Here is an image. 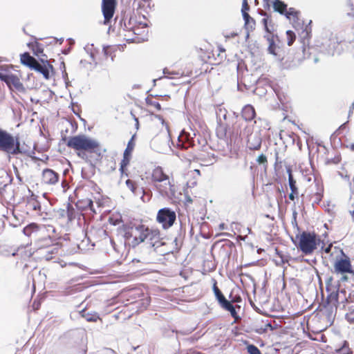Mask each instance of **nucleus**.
Wrapping results in <instances>:
<instances>
[{"label":"nucleus","instance_id":"obj_27","mask_svg":"<svg viewBox=\"0 0 354 354\" xmlns=\"http://www.w3.org/2000/svg\"><path fill=\"white\" fill-rule=\"evenodd\" d=\"M217 123H223L222 120L227 118V111L225 109L218 106L216 110Z\"/></svg>","mask_w":354,"mask_h":354},{"label":"nucleus","instance_id":"obj_49","mask_svg":"<svg viewBox=\"0 0 354 354\" xmlns=\"http://www.w3.org/2000/svg\"><path fill=\"white\" fill-rule=\"evenodd\" d=\"M268 18H263L262 19V22L265 26V28L267 32H270V30H269L268 27Z\"/></svg>","mask_w":354,"mask_h":354},{"label":"nucleus","instance_id":"obj_56","mask_svg":"<svg viewBox=\"0 0 354 354\" xmlns=\"http://www.w3.org/2000/svg\"><path fill=\"white\" fill-rule=\"evenodd\" d=\"M77 154H78V156H79L80 157H81V158H84V156H86V154H85L84 153H78Z\"/></svg>","mask_w":354,"mask_h":354},{"label":"nucleus","instance_id":"obj_58","mask_svg":"<svg viewBox=\"0 0 354 354\" xmlns=\"http://www.w3.org/2000/svg\"><path fill=\"white\" fill-rule=\"evenodd\" d=\"M121 313H122V311H120L118 314L115 315V317L116 319H118L119 318V315H120Z\"/></svg>","mask_w":354,"mask_h":354},{"label":"nucleus","instance_id":"obj_46","mask_svg":"<svg viewBox=\"0 0 354 354\" xmlns=\"http://www.w3.org/2000/svg\"><path fill=\"white\" fill-rule=\"evenodd\" d=\"M84 204L86 207L89 208L91 210L93 209V202L91 199H86L84 201Z\"/></svg>","mask_w":354,"mask_h":354},{"label":"nucleus","instance_id":"obj_34","mask_svg":"<svg viewBox=\"0 0 354 354\" xmlns=\"http://www.w3.org/2000/svg\"><path fill=\"white\" fill-rule=\"evenodd\" d=\"M133 136L131 138V139L128 142L127 147L124 151V156H129L131 152L132 151V150L134 147V143L133 142Z\"/></svg>","mask_w":354,"mask_h":354},{"label":"nucleus","instance_id":"obj_19","mask_svg":"<svg viewBox=\"0 0 354 354\" xmlns=\"http://www.w3.org/2000/svg\"><path fill=\"white\" fill-rule=\"evenodd\" d=\"M267 40L269 44L268 48V53L273 55L278 60L281 61L283 57L279 53L280 48L275 44L273 36H268Z\"/></svg>","mask_w":354,"mask_h":354},{"label":"nucleus","instance_id":"obj_11","mask_svg":"<svg viewBox=\"0 0 354 354\" xmlns=\"http://www.w3.org/2000/svg\"><path fill=\"white\" fill-rule=\"evenodd\" d=\"M116 0H102V12L104 16V24L108 25L115 11Z\"/></svg>","mask_w":354,"mask_h":354},{"label":"nucleus","instance_id":"obj_12","mask_svg":"<svg viewBox=\"0 0 354 354\" xmlns=\"http://www.w3.org/2000/svg\"><path fill=\"white\" fill-rule=\"evenodd\" d=\"M0 80L4 82L10 88L13 87L20 92L24 91V87L20 79L12 73H0Z\"/></svg>","mask_w":354,"mask_h":354},{"label":"nucleus","instance_id":"obj_25","mask_svg":"<svg viewBox=\"0 0 354 354\" xmlns=\"http://www.w3.org/2000/svg\"><path fill=\"white\" fill-rule=\"evenodd\" d=\"M21 62L24 65H26L30 68H32V66H33L37 62V61L33 57L30 56L28 53H25L21 55Z\"/></svg>","mask_w":354,"mask_h":354},{"label":"nucleus","instance_id":"obj_35","mask_svg":"<svg viewBox=\"0 0 354 354\" xmlns=\"http://www.w3.org/2000/svg\"><path fill=\"white\" fill-rule=\"evenodd\" d=\"M286 35H287V43L288 46H291L296 38L295 34L292 30H287L286 31Z\"/></svg>","mask_w":354,"mask_h":354},{"label":"nucleus","instance_id":"obj_20","mask_svg":"<svg viewBox=\"0 0 354 354\" xmlns=\"http://www.w3.org/2000/svg\"><path fill=\"white\" fill-rule=\"evenodd\" d=\"M287 171L288 173L289 187H290V189L291 190V193L289 194V198L291 201H294L295 197H297L298 196L299 192H298V189H297V187L296 186V181L293 178L291 170L290 169H288L287 170Z\"/></svg>","mask_w":354,"mask_h":354},{"label":"nucleus","instance_id":"obj_38","mask_svg":"<svg viewBox=\"0 0 354 354\" xmlns=\"http://www.w3.org/2000/svg\"><path fill=\"white\" fill-rule=\"evenodd\" d=\"M129 156H124L123 159L122 160V161L120 162V170L122 174H124V168L129 164Z\"/></svg>","mask_w":354,"mask_h":354},{"label":"nucleus","instance_id":"obj_36","mask_svg":"<svg viewBox=\"0 0 354 354\" xmlns=\"http://www.w3.org/2000/svg\"><path fill=\"white\" fill-rule=\"evenodd\" d=\"M257 162H258L259 165H263L265 167V168L267 167V165H268L267 158L263 153H261V155H259L257 157Z\"/></svg>","mask_w":354,"mask_h":354},{"label":"nucleus","instance_id":"obj_1","mask_svg":"<svg viewBox=\"0 0 354 354\" xmlns=\"http://www.w3.org/2000/svg\"><path fill=\"white\" fill-rule=\"evenodd\" d=\"M0 151L8 155H30V147L24 142L21 143L18 137H14L6 131L0 129Z\"/></svg>","mask_w":354,"mask_h":354},{"label":"nucleus","instance_id":"obj_8","mask_svg":"<svg viewBox=\"0 0 354 354\" xmlns=\"http://www.w3.org/2000/svg\"><path fill=\"white\" fill-rule=\"evenodd\" d=\"M170 141L169 135L158 136L153 138L151 142V147L156 152L167 153L172 151Z\"/></svg>","mask_w":354,"mask_h":354},{"label":"nucleus","instance_id":"obj_44","mask_svg":"<svg viewBox=\"0 0 354 354\" xmlns=\"http://www.w3.org/2000/svg\"><path fill=\"white\" fill-rule=\"evenodd\" d=\"M10 66L8 65H0V73H11L10 72Z\"/></svg>","mask_w":354,"mask_h":354},{"label":"nucleus","instance_id":"obj_17","mask_svg":"<svg viewBox=\"0 0 354 354\" xmlns=\"http://www.w3.org/2000/svg\"><path fill=\"white\" fill-rule=\"evenodd\" d=\"M194 140L190 136L183 131L178 138L177 147L181 149H187L194 146Z\"/></svg>","mask_w":354,"mask_h":354},{"label":"nucleus","instance_id":"obj_21","mask_svg":"<svg viewBox=\"0 0 354 354\" xmlns=\"http://www.w3.org/2000/svg\"><path fill=\"white\" fill-rule=\"evenodd\" d=\"M241 115L245 121H251L254 118L256 113L252 105L247 104L242 109Z\"/></svg>","mask_w":354,"mask_h":354},{"label":"nucleus","instance_id":"obj_16","mask_svg":"<svg viewBox=\"0 0 354 354\" xmlns=\"http://www.w3.org/2000/svg\"><path fill=\"white\" fill-rule=\"evenodd\" d=\"M145 241H148L152 247H159L160 243V232L158 230L149 229L147 227V231L145 232Z\"/></svg>","mask_w":354,"mask_h":354},{"label":"nucleus","instance_id":"obj_29","mask_svg":"<svg viewBox=\"0 0 354 354\" xmlns=\"http://www.w3.org/2000/svg\"><path fill=\"white\" fill-rule=\"evenodd\" d=\"M284 15L288 19H291L292 17L294 22L299 20V12L296 10L294 8H290L288 10H286Z\"/></svg>","mask_w":354,"mask_h":354},{"label":"nucleus","instance_id":"obj_13","mask_svg":"<svg viewBox=\"0 0 354 354\" xmlns=\"http://www.w3.org/2000/svg\"><path fill=\"white\" fill-rule=\"evenodd\" d=\"M335 272L340 274L349 273L354 275V270L352 269V266L348 257L341 259L336 261L334 265Z\"/></svg>","mask_w":354,"mask_h":354},{"label":"nucleus","instance_id":"obj_62","mask_svg":"<svg viewBox=\"0 0 354 354\" xmlns=\"http://www.w3.org/2000/svg\"><path fill=\"white\" fill-rule=\"evenodd\" d=\"M59 43H60V44H62V41H64V38H61V39H59Z\"/></svg>","mask_w":354,"mask_h":354},{"label":"nucleus","instance_id":"obj_14","mask_svg":"<svg viewBox=\"0 0 354 354\" xmlns=\"http://www.w3.org/2000/svg\"><path fill=\"white\" fill-rule=\"evenodd\" d=\"M127 187L136 196H140V199L143 202H147L150 200V194H146L142 187H138L136 184L131 180L128 179L126 180Z\"/></svg>","mask_w":354,"mask_h":354},{"label":"nucleus","instance_id":"obj_23","mask_svg":"<svg viewBox=\"0 0 354 354\" xmlns=\"http://www.w3.org/2000/svg\"><path fill=\"white\" fill-rule=\"evenodd\" d=\"M272 7L275 12L284 15L287 10V4L281 0H274L272 2Z\"/></svg>","mask_w":354,"mask_h":354},{"label":"nucleus","instance_id":"obj_63","mask_svg":"<svg viewBox=\"0 0 354 354\" xmlns=\"http://www.w3.org/2000/svg\"><path fill=\"white\" fill-rule=\"evenodd\" d=\"M16 254H17V252L16 251L12 253V256H13V257L15 256Z\"/></svg>","mask_w":354,"mask_h":354},{"label":"nucleus","instance_id":"obj_24","mask_svg":"<svg viewBox=\"0 0 354 354\" xmlns=\"http://www.w3.org/2000/svg\"><path fill=\"white\" fill-rule=\"evenodd\" d=\"M274 319L273 321L274 326H272L271 322H267L266 326L270 327L272 330L274 327H281L283 323H286V319H289L284 315L274 316Z\"/></svg>","mask_w":354,"mask_h":354},{"label":"nucleus","instance_id":"obj_32","mask_svg":"<svg viewBox=\"0 0 354 354\" xmlns=\"http://www.w3.org/2000/svg\"><path fill=\"white\" fill-rule=\"evenodd\" d=\"M316 186L317 187V191L315 193L313 197L315 198V202L318 203L322 201L323 196V187H319L318 184H316Z\"/></svg>","mask_w":354,"mask_h":354},{"label":"nucleus","instance_id":"obj_15","mask_svg":"<svg viewBox=\"0 0 354 354\" xmlns=\"http://www.w3.org/2000/svg\"><path fill=\"white\" fill-rule=\"evenodd\" d=\"M59 175L51 169H45L42 171V182L46 185H55L58 183Z\"/></svg>","mask_w":354,"mask_h":354},{"label":"nucleus","instance_id":"obj_40","mask_svg":"<svg viewBox=\"0 0 354 354\" xmlns=\"http://www.w3.org/2000/svg\"><path fill=\"white\" fill-rule=\"evenodd\" d=\"M28 205L32 207L33 210H40L41 205L40 203L37 201H30L28 203Z\"/></svg>","mask_w":354,"mask_h":354},{"label":"nucleus","instance_id":"obj_60","mask_svg":"<svg viewBox=\"0 0 354 354\" xmlns=\"http://www.w3.org/2000/svg\"><path fill=\"white\" fill-rule=\"evenodd\" d=\"M236 35H237V34H236V33H232V34H231V37H235V36H236Z\"/></svg>","mask_w":354,"mask_h":354},{"label":"nucleus","instance_id":"obj_2","mask_svg":"<svg viewBox=\"0 0 354 354\" xmlns=\"http://www.w3.org/2000/svg\"><path fill=\"white\" fill-rule=\"evenodd\" d=\"M151 180L160 194L167 198L175 196V187L171 184L169 177L161 167H156L152 171Z\"/></svg>","mask_w":354,"mask_h":354},{"label":"nucleus","instance_id":"obj_26","mask_svg":"<svg viewBox=\"0 0 354 354\" xmlns=\"http://www.w3.org/2000/svg\"><path fill=\"white\" fill-rule=\"evenodd\" d=\"M32 69L41 73L46 79L49 78V70L48 68L44 65L41 64L38 62L35 63L33 66H32Z\"/></svg>","mask_w":354,"mask_h":354},{"label":"nucleus","instance_id":"obj_55","mask_svg":"<svg viewBox=\"0 0 354 354\" xmlns=\"http://www.w3.org/2000/svg\"><path fill=\"white\" fill-rule=\"evenodd\" d=\"M348 280V277L347 276H342V278H341V281H346Z\"/></svg>","mask_w":354,"mask_h":354},{"label":"nucleus","instance_id":"obj_47","mask_svg":"<svg viewBox=\"0 0 354 354\" xmlns=\"http://www.w3.org/2000/svg\"><path fill=\"white\" fill-rule=\"evenodd\" d=\"M340 161V158L339 156H335L334 158L333 159H328L327 160V163L328 164H330V163H333V164H337L339 163Z\"/></svg>","mask_w":354,"mask_h":354},{"label":"nucleus","instance_id":"obj_39","mask_svg":"<svg viewBox=\"0 0 354 354\" xmlns=\"http://www.w3.org/2000/svg\"><path fill=\"white\" fill-rule=\"evenodd\" d=\"M241 301H242L241 297L239 295H234V292H231V294L230 295L229 301H230L232 304L233 303L241 302Z\"/></svg>","mask_w":354,"mask_h":354},{"label":"nucleus","instance_id":"obj_50","mask_svg":"<svg viewBox=\"0 0 354 354\" xmlns=\"http://www.w3.org/2000/svg\"><path fill=\"white\" fill-rule=\"evenodd\" d=\"M163 73H164V74L165 75V77H168L169 75L175 74V73H173V72H172V73L169 72V71H167V69H164Z\"/></svg>","mask_w":354,"mask_h":354},{"label":"nucleus","instance_id":"obj_61","mask_svg":"<svg viewBox=\"0 0 354 354\" xmlns=\"http://www.w3.org/2000/svg\"><path fill=\"white\" fill-rule=\"evenodd\" d=\"M246 230H247V232H248V233H251V229L248 227Z\"/></svg>","mask_w":354,"mask_h":354},{"label":"nucleus","instance_id":"obj_42","mask_svg":"<svg viewBox=\"0 0 354 354\" xmlns=\"http://www.w3.org/2000/svg\"><path fill=\"white\" fill-rule=\"evenodd\" d=\"M147 102L148 104L153 106L158 111H160L161 109V106L158 102L153 101V100H147Z\"/></svg>","mask_w":354,"mask_h":354},{"label":"nucleus","instance_id":"obj_37","mask_svg":"<svg viewBox=\"0 0 354 354\" xmlns=\"http://www.w3.org/2000/svg\"><path fill=\"white\" fill-rule=\"evenodd\" d=\"M247 351L249 354H261L259 349L254 345L250 344L247 346Z\"/></svg>","mask_w":354,"mask_h":354},{"label":"nucleus","instance_id":"obj_51","mask_svg":"<svg viewBox=\"0 0 354 354\" xmlns=\"http://www.w3.org/2000/svg\"><path fill=\"white\" fill-rule=\"evenodd\" d=\"M218 227H219V230H224L227 229V226L225 225V223H221L219 225Z\"/></svg>","mask_w":354,"mask_h":354},{"label":"nucleus","instance_id":"obj_45","mask_svg":"<svg viewBox=\"0 0 354 354\" xmlns=\"http://www.w3.org/2000/svg\"><path fill=\"white\" fill-rule=\"evenodd\" d=\"M73 211H74V209L68 205L66 214H67V216H68V218L69 221H71L73 218Z\"/></svg>","mask_w":354,"mask_h":354},{"label":"nucleus","instance_id":"obj_53","mask_svg":"<svg viewBox=\"0 0 354 354\" xmlns=\"http://www.w3.org/2000/svg\"><path fill=\"white\" fill-rule=\"evenodd\" d=\"M43 53V49H41V48L39 47H37V53H35V54L37 55H39V53Z\"/></svg>","mask_w":354,"mask_h":354},{"label":"nucleus","instance_id":"obj_6","mask_svg":"<svg viewBox=\"0 0 354 354\" xmlns=\"http://www.w3.org/2000/svg\"><path fill=\"white\" fill-rule=\"evenodd\" d=\"M241 136L247 139V147L250 150H259L261 148L262 139L259 131H253V127L247 125L241 131Z\"/></svg>","mask_w":354,"mask_h":354},{"label":"nucleus","instance_id":"obj_59","mask_svg":"<svg viewBox=\"0 0 354 354\" xmlns=\"http://www.w3.org/2000/svg\"><path fill=\"white\" fill-rule=\"evenodd\" d=\"M330 250V248H327L325 250V252L328 253V252H329Z\"/></svg>","mask_w":354,"mask_h":354},{"label":"nucleus","instance_id":"obj_4","mask_svg":"<svg viewBox=\"0 0 354 354\" xmlns=\"http://www.w3.org/2000/svg\"><path fill=\"white\" fill-rule=\"evenodd\" d=\"M66 145L77 151L95 153L98 149L100 143L97 140L85 135H77L70 137L67 141Z\"/></svg>","mask_w":354,"mask_h":354},{"label":"nucleus","instance_id":"obj_18","mask_svg":"<svg viewBox=\"0 0 354 354\" xmlns=\"http://www.w3.org/2000/svg\"><path fill=\"white\" fill-rule=\"evenodd\" d=\"M0 197L8 203L14 201V189L11 184H6L0 187Z\"/></svg>","mask_w":354,"mask_h":354},{"label":"nucleus","instance_id":"obj_5","mask_svg":"<svg viewBox=\"0 0 354 354\" xmlns=\"http://www.w3.org/2000/svg\"><path fill=\"white\" fill-rule=\"evenodd\" d=\"M299 237L298 248L306 255L312 254L320 242V239H317V235L315 233L303 232L300 235L296 236V238Z\"/></svg>","mask_w":354,"mask_h":354},{"label":"nucleus","instance_id":"obj_3","mask_svg":"<svg viewBox=\"0 0 354 354\" xmlns=\"http://www.w3.org/2000/svg\"><path fill=\"white\" fill-rule=\"evenodd\" d=\"M146 231H147V227L142 223H131L127 225L124 228L126 243L133 248L137 246L145 241Z\"/></svg>","mask_w":354,"mask_h":354},{"label":"nucleus","instance_id":"obj_7","mask_svg":"<svg viewBox=\"0 0 354 354\" xmlns=\"http://www.w3.org/2000/svg\"><path fill=\"white\" fill-rule=\"evenodd\" d=\"M176 219V212L169 207H163L158 210L156 221L164 229L171 227Z\"/></svg>","mask_w":354,"mask_h":354},{"label":"nucleus","instance_id":"obj_43","mask_svg":"<svg viewBox=\"0 0 354 354\" xmlns=\"http://www.w3.org/2000/svg\"><path fill=\"white\" fill-rule=\"evenodd\" d=\"M253 25H254V21L252 17H250V18L247 19V21H245V26H246L247 28H248L249 27L250 28H252Z\"/></svg>","mask_w":354,"mask_h":354},{"label":"nucleus","instance_id":"obj_41","mask_svg":"<svg viewBox=\"0 0 354 354\" xmlns=\"http://www.w3.org/2000/svg\"><path fill=\"white\" fill-rule=\"evenodd\" d=\"M345 318L346 319V320L351 323V324H353L354 323V311H348L346 315H345Z\"/></svg>","mask_w":354,"mask_h":354},{"label":"nucleus","instance_id":"obj_57","mask_svg":"<svg viewBox=\"0 0 354 354\" xmlns=\"http://www.w3.org/2000/svg\"><path fill=\"white\" fill-rule=\"evenodd\" d=\"M346 122H345V123L342 124L339 127V129L344 128V127H346Z\"/></svg>","mask_w":354,"mask_h":354},{"label":"nucleus","instance_id":"obj_54","mask_svg":"<svg viewBox=\"0 0 354 354\" xmlns=\"http://www.w3.org/2000/svg\"><path fill=\"white\" fill-rule=\"evenodd\" d=\"M0 254L3 255V256H8V253L7 252V251L1 250L0 252Z\"/></svg>","mask_w":354,"mask_h":354},{"label":"nucleus","instance_id":"obj_10","mask_svg":"<svg viewBox=\"0 0 354 354\" xmlns=\"http://www.w3.org/2000/svg\"><path fill=\"white\" fill-rule=\"evenodd\" d=\"M213 281V292L216 299L221 308H223L224 310H236V308H241L240 305H236L235 306H233V304H232L231 302L225 298L221 290L218 288L216 281L214 279Z\"/></svg>","mask_w":354,"mask_h":354},{"label":"nucleus","instance_id":"obj_52","mask_svg":"<svg viewBox=\"0 0 354 354\" xmlns=\"http://www.w3.org/2000/svg\"><path fill=\"white\" fill-rule=\"evenodd\" d=\"M339 175L342 178H344L347 179L348 180H349V176H348L347 174L344 175L342 173L339 172Z\"/></svg>","mask_w":354,"mask_h":354},{"label":"nucleus","instance_id":"obj_64","mask_svg":"<svg viewBox=\"0 0 354 354\" xmlns=\"http://www.w3.org/2000/svg\"><path fill=\"white\" fill-rule=\"evenodd\" d=\"M352 218H353V220L354 221V211L352 212Z\"/></svg>","mask_w":354,"mask_h":354},{"label":"nucleus","instance_id":"obj_22","mask_svg":"<svg viewBox=\"0 0 354 354\" xmlns=\"http://www.w3.org/2000/svg\"><path fill=\"white\" fill-rule=\"evenodd\" d=\"M78 315L84 318L87 322H96L100 319L99 315L94 311H75Z\"/></svg>","mask_w":354,"mask_h":354},{"label":"nucleus","instance_id":"obj_9","mask_svg":"<svg viewBox=\"0 0 354 354\" xmlns=\"http://www.w3.org/2000/svg\"><path fill=\"white\" fill-rule=\"evenodd\" d=\"M322 51L330 56H333L335 54H340L342 49L339 48V42L335 36L332 35L326 40L322 43Z\"/></svg>","mask_w":354,"mask_h":354},{"label":"nucleus","instance_id":"obj_48","mask_svg":"<svg viewBox=\"0 0 354 354\" xmlns=\"http://www.w3.org/2000/svg\"><path fill=\"white\" fill-rule=\"evenodd\" d=\"M232 317L234 319V322H238L241 317L237 315V311H230Z\"/></svg>","mask_w":354,"mask_h":354},{"label":"nucleus","instance_id":"obj_30","mask_svg":"<svg viewBox=\"0 0 354 354\" xmlns=\"http://www.w3.org/2000/svg\"><path fill=\"white\" fill-rule=\"evenodd\" d=\"M226 133L227 127L223 123L218 124V127L216 128L217 136L220 138H224L226 136Z\"/></svg>","mask_w":354,"mask_h":354},{"label":"nucleus","instance_id":"obj_28","mask_svg":"<svg viewBox=\"0 0 354 354\" xmlns=\"http://www.w3.org/2000/svg\"><path fill=\"white\" fill-rule=\"evenodd\" d=\"M311 32V28L308 27V26H306V27L302 30L301 33H299V37L301 39V42L304 45L306 44V42L308 41V39L310 38Z\"/></svg>","mask_w":354,"mask_h":354},{"label":"nucleus","instance_id":"obj_33","mask_svg":"<svg viewBox=\"0 0 354 354\" xmlns=\"http://www.w3.org/2000/svg\"><path fill=\"white\" fill-rule=\"evenodd\" d=\"M337 353L339 354H352V351H351L348 344L347 342H344L343 346L337 350Z\"/></svg>","mask_w":354,"mask_h":354},{"label":"nucleus","instance_id":"obj_31","mask_svg":"<svg viewBox=\"0 0 354 354\" xmlns=\"http://www.w3.org/2000/svg\"><path fill=\"white\" fill-rule=\"evenodd\" d=\"M249 9H250V6L248 5V1L243 0L241 12H242V15H243L244 21H247V19L250 18V15L247 12V11H248Z\"/></svg>","mask_w":354,"mask_h":354}]
</instances>
